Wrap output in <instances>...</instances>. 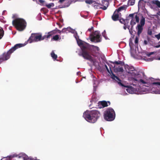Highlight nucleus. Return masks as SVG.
Here are the masks:
<instances>
[{"label":"nucleus","mask_w":160,"mask_h":160,"mask_svg":"<svg viewBox=\"0 0 160 160\" xmlns=\"http://www.w3.org/2000/svg\"><path fill=\"white\" fill-rule=\"evenodd\" d=\"M12 18L13 20L12 24L18 31H22L25 28L27 23L26 21L23 19L18 18V15L17 14L12 15Z\"/></svg>","instance_id":"39448f33"},{"label":"nucleus","mask_w":160,"mask_h":160,"mask_svg":"<svg viewBox=\"0 0 160 160\" xmlns=\"http://www.w3.org/2000/svg\"><path fill=\"white\" fill-rule=\"evenodd\" d=\"M121 63V62L120 61H115L114 62H113L112 63L113 64L115 63L117 64H120Z\"/></svg>","instance_id":"bb28decb"},{"label":"nucleus","mask_w":160,"mask_h":160,"mask_svg":"<svg viewBox=\"0 0 160 160\" xmlns=\"http://www.w3.org/2000/svg\"><path fill=\"white\" fill-rule=\"evenodd\" d=\"M10 49L7 52L4 53L0 58V64L4 61L10 58Z\"/></svg>","instance_id":"ddd939ff"},{"label":"nucleus","mask_w":160,"mask_h":160,"mask_svg":"<svg viewBox=\"0 0 160 160\" xmlns=\"http://www.w3.org/2000/svg\"><path fill=\"white\" fill-rule=\"evenodd\" d=\"M90 38L92 42H99L101 41L100 34L98 31H96L93 33L91 34Z\"/></svg>","instance_id":"9b49d317"},{"label":"nucleus","mask_w":160,"mask_h":160,"mask_svg":"<svg viewBox=\"0 0 160 160\" xmlns=\"http://www.w3.org/2000/svg\"><path fill=\"white\" fill-rule=\"evenodd\" d=\"M158 13L159 16H160V10L159 11H158Z\"/></svg>","instance_id":"58836bf2"},{"label":"nucleus","mask_w":160,"mask_h":160,"mask_svg":"<svg viewBox=\"0 0 160 160\" xmlns=\"http://www.w3.org/2000/svg\"><path fill=\"white\" fill-rule=\"evenodd\" d=\"M144 43L145 45H146L148 44V42L147 40H144Z\"/></svg>","instance_id":"f704fd0d"},{"label":"nucleus","mask_w":160,"mask_h":160,"mask_svg":"<svg viewBox=\"0 0 160 160\" xmlns=\"http://www.w3.org/2000/svg\"><path fill=\"white\" fill-rule=\"evenodd\" d=\"M32 0L34 1H36V0Z\"/></svg>","instance_id":"37998d69"},{"label":"nucleus","mask_w":160,"mask_h":160,"mask_svg":"<svg viewBox=\"0 0 160 160\" xmlns=\"http://www.w3.org/2000/svg\"><path fill=\"white\" fill-rule=\"evenodd\" d=\"M9 29H10V27H9Z\"/></svg>","instance_id":"49530a36"},{"label":"nucleus","mask_w":160,"mask_h":160,"mask_svg":"<svg viewBox=\"0 0 160 160\" xmlns=\"http://www.w3.org/2000/svg\"><path fill=\"white\" fill-rule=\"evenodd\" d=\"M154 52H151L150 53H148L146 54V55L148 57H149Z\"/></svg>","instance_id":"cd10ccee"},{"label":"nucleus","mask_w":160,"mask_h":160,"mask_svg":"<svg viewBox=\"0 0 160 160\" xmlns=\"http://www.w3.org/2000/svg\"><path fill=\"white\" fill-rule=\"evenodd\" d=\"M92 101H94V100L93 99H92Z\"/></svg>","instance_id":"a18cd8bd"},{"label":"nucleus","mask_w":160,"mask_h":160,"mask_svg":"<svg viewBox=\"0 0 160 160\" xmlns=\"http://www.w3.org/2000/svg\"><path fill=\"white\" fill-rule=\"evenodd\" d=\"M1 160H10V156L8 158H2Z\"/></svg>","instance_id":"c85d7f7f"},{"label":"nucleus","mask_w":160,"mask_h":160,"mask_svg":"<svg viewBox=\"0 0 160 160\" xmlns=\"http://www.w3.org/2000/svg\"><path fill=\"white\" fill-rule=\"evenodd\" d=\"M4 32L3 29L2 28L0 27V39H1L3 36L4 34Z\"/></svg>","instance_id":"4be33fe9"},{"label":"nucleus","mask_w":160,"mask_h":160,"mask_svg":"<svg viewBox=\"0 0 160 160\" xmlns=\"http://www.w3.org/2000/svg\"><path fill=\"white\" fill-rule=\"evenodd\" d=\"M124 68L126 72L123 76L127 78L133 86L137 87L136 88H134L129 85H124L120 82H118L119 85L127 88L126 90L128 92L137 94L148 93L160 94V81L155 82L151 79L142 78L141 75L132 66L126 64L124 65ZM111 78L115 80L120 81L119 78L112 73Z\"/></svg>","instance_id":"f257e3e1"},{"label":"nucleus","mask_w":160,"mask_h":160,"mask_svg":"<svg viewBox=\"0 0 160 160\" xmlns=\"http://www.w3.org/2000/svg\"><path fill=\"white\" fill-rule=\"evenodd\" d=\"M56 33H57V31L55 30H52L48 32V33H46V34L44 36H45V39L46 38H49L51 36Z\"/></svg>","instance_id":"f3484780"},{"label":"nucleus","mask_w":160,"mask_h":160,"mask_svg":"<svg viewBox=\"0 0 160 160\" xmlns=\"http://www.w3.org/2000/svg\"><path fill=\"white\" fill-rule=\"evenodd\" d=\"M100 116V113L98 111L87 110L83 113V117L88 122L94 123L97 121Z\"/></svg>","instance_id":"20e7f679"},{"label":"nucleus","mask_w":160,"mask_h":160,"mask_svg":"<svg viewBox=\"0 0 160 160\" xmlns=\"http://www.w3.org/2000/svg\"><path fill=\"white\" fill-rule=\"evenodd\" d=\"M138 40L137 38H136L135 40V42L136 43H137L138 42Z\"/></svg>","instance_id":"c9c22d12"},{"label":"nucleus","mask_w":160,"mask_h":160,"mask_svg":"<svg viewBox=\"0 0 160 160\" xmlns=\"http://www.w3.org/2000/svg\"><path fill=\"white\" fill-rule=\"evenodd\" d=\"M129 45H130V47L131 48V46L130 44H129Z\"/></svg>","instance_id":"79ce46f5"},{"label":"nucleus","mask_w":160,"mask_h":160,"mask_svg":"<svg viewBox=\"0 0 160 160\" xmlns=\"http://www.w3.org/2000/svg\"><path fill=\"white\" fill-rule=\"evenodd\" d=\"M155 47L156 48H158L160 47V42H159L158 43V45H156L155 46Z\"/></svg>","instance_id":"473e14b6"},{"label":"nucleus","mask_w":160,"mask_h":160,"mask_svg":"<svg viewBox=\"0 0 160 160\" xmlns=\"http://www.w3.org/2000/svg\"><path fill=\"white\" fill-rule=\"evenodd\" d=\"M123 28H124V29L125 30L127 28V27L125 26Z\"/></svg>","instance_id":"a19ab883"},{"label":"nucleus","mask_w":160,"mask_h":160,"mask_svg":"<svg viewBox=\"0 0 160 160\" xmlns=\"http://www.w3.org/2000/svg\"><path fill=\"white\" fill-rule=\"evenodd\" d=\"M93 28L92 27L91 28L88 29V31H91V30Z\"/></svg>","instance_id":"4c0bfd02"},{"label":"nucleus","mask_w":160,"mask_h":160,"mask_svg":"<svg viewBox=\"0 0 160 160\" xmlns=\"http://www.w3.org/2000/svg\"><path fill=\"white\" fill-rule=\"evenodd\" d=\"M74 2H75L77 1H83V0H74Z\"/></svg>","instance_id":"e433bc0d"},{"label":"nucleus","mask_w":160,"mask_h":160,"mask_svg":"<svg viewBox=\"0 0 160 160\" xmlns=\"http://www.w3.org/2000/svg\"><path fill=\"white\" fill-rule=\"evenodd\" d=\"M115 113L114 110L111 108L107 109L104 112V119L108 121H113L115 118Z\"/></svg>","instance_id":"0eeeda50"},{"label":"nucleus","mask_w":160,"mask_h":160,"mask_svg":"<svg viewBox=\"0 0 160 160\" xmlns=\"http://www.w3.org/2000/svg\"><path fill=\"white\" fill-rule=\"evenodd\" d=\"M61 32H65L66 33L68 32H71V33L74 34V36L75 38L74 35L75 34L78 35L77 33L76 32L75 30L72 29L70 27H68L67 28H63L62 31L58 30V32L59 33H61Z\"/></svg>","instance_id":"4468645a"},{"label":"nucleus","mask_w":160,"mask_h":160,"mask_svg":"<svg viewBox=\"0 0 160 160\" xmlns=\"http://www.w3.org/2000/svg\"><path fill=\"white\" fill-rule=\"evenodd\" d=\"M150 7L154 11H158L160 8V1L158 0H153L150 2Z\"/></svg>","instance_id":"f8f14e48"},{"label":"nucleus","mask_w":160,"mask_h":160,"mask_svg":"<svg viewBox=\"0 0 160 160\" xmlns=\"http://www.w3.org/2000/svg\"><path fill=\"white\" fill-rule=\"evenodd\" d=\"M54 6L53 3H51L49 4L46 5V6L48 8H50L52 7H53Z\"/></svg>","instance_id":"b1692460"},{"label":"nucleus","mask_w":160,"mask_h":160,"mask_svg":"<svg viewBox=\"0 0 160 160\" xmlns=\"http://www.w3.org/2000/svg\"><path fill=\"white\" fill-rule=\"evenodd\" d=\"M45 36H42L41 33H32L28 40L29 43L33 42H37L42 40L45 39Z\"/></svg>","instance_id":"6e6552de"},{"label":"nucleus","mask_w":160,"mask_h":160,"mask_svg":"<svg viewBox=\"0 0 160 160\" xmlns=\"http://www.w3.org/2000/svg\"><path fill=\"white\" fill-rule=\"evenodd\" d=\"M126 8V6L123 5L119 7L116 9L112 16V19L114 21L117 20L121 17V12L125 10Z\"/></svg>","instance_id":"1a4fd4ad"},{"label":"nucleus","mask_w":160,"mask_h":160,"mask_svg":"<svg viewBox=\"0 0 160 160\" xmlns=\"http://www.w3.org/2000/svg\"><path fill=\"white\" fill-rule=\"evenodd\" d=\"M152 32H148V34H149V35H151V34H152Z\"/></svg>","instance_id":"ea45409f"},{"label":"nucleus","mask_w":160,"mask_h":160,"mask_svg":"<svg viewBox=\"0 0 160 160\" xmlns=\"http://www.w3.org/2000/svg\"><path fill=\"white\" fill-rule=\"evenodd\" d=\"M86 3L92 4L93 7L96 9H102L103 10H106L109 5V2L108 0H103L102 1V4L98 3V0H86Z\"/></svg>","instance_id":"423d86ee"},{"label":"nucleus","mask_w":160,"mask_h":160,"mask_svg":"<svg viewBox=\"0 0 160 160\" xmlns=\"http://www.w3.org/2000/svg\"><path fill=\"white\" fill-rule=\"evenodd\" d=\"M155 37L159 40L160 39V33L157 35H155Z\"/></svg>","instance_id":"a878e982"},{"label":"nucleus","mask_w":160,"mask_h":160,"mask_svg":"<svg viewBox=\"0 0 160 160\" xmlns=\"http://www.w3.org/2000/svg\"><path fill=\"white\" fill-rule=\"evenodd\" d=\"M144 59H145V60L148 61H152V59L151 58H148L146 59L145 58Z\"/></svg>","instance_id":"c756f323"},{"label":"nucleus","mask_w":160,"mask_h":160,"mask_svg":"<svg viewBox=\"0 0 160 160\" xmlns=\"http://www.w3.org/2000/svg\"><path fill=\"white\" fill-rule=\"evenodd\" d=\"M128 17L131 19L130 23L132 26L135 25L136 22L138 23L140 19V23L138 24L136 28L138 34L139 35L142 31L143 27L145 24V18L142 14L136 13L130 14Z\"/></svg>","instance_id":"7ed1b4c3"},{"label":"nucleus","mask_w":160,"mask_h":160,"mask_svg":"<svg viewBox=\"0 0 160 160\" xmlns=\"http://www.w3.org/2000/svg\"><path fill=\"white\" fill-rule=\"evenodd\" d=\"M158 60H160V58H158Z\"/></svg>","instance_id":"c03bdc74"},{"label":"nucleus","mask_w":160,"mask_h":160,"mask_svg":"<svg viewBox=\"0 0 160 160\" xmlns=\"http://www.w3.org/2000/svg\"><path fill=\"white\" fill-rule=\"evenodd\" d=\"M99 104L101 105V106L99 107V108H102L105 107H107L110 104V102L109 101L106 102V101H103L99 102Z\"/></svg>","instance_id":"a211bd4d"},{"label":"nucleus","mask_w":160,"mask_h":160,"mask_svg":"<svg viewBox=\"0 0 160 160\" xmlns=\"http://www.w3.org/2000/svg\"><path fill=\"white\" fill-rule=\"evenodd\" d=\"M38 1L40 3L42 4L45 2L43 0H38Z\"/></svg>","instance_id":"2f4dec72"},{"label":"nucleus","mask_w":160,"mask_h":160,"mask_svg":"<svg viewBox=\"0 0 160 160\" xmlns=\"http://www.w3.org/2000/svg\"><path fill=\"white\" fill-rule=\"evenodd\" d=\"M105 66V67H106V69H107V71L108 72L110 73V72L109 70V69H108V67H107V66L106 65Z\"/></svg>","instance_id":"72a5a7b5"},{"label":"nucleus","mask_w":160,"mask_h":160,"mask_svg":"<svg viewBox=\"0 0 160 160\" xmlns=\"http://www.w3.org/2000/svg\"><path fill=\"white\" fill-rule=\"evenodd\" d=\"M59 38V37L58 35H56L54 36L52 39H53L54 40H57Z\"/></svg>","instance_id":"393cba45"},{"label":"nucleus","mask_w":160,"mask_h":160,"mask_svg":"<svg viewBox=\"0 0 160 160\" xmlns=\"http://www.w3.org/2000/svg\"><path fill=\"white\" fill-rule=\"evenodd\" d=\"M64 2H65V3L63 6L64 8L68 7L71 3V0H59V1L60 3H62Z\"/></svg>","instance_id":"dca6fc26"},{"label":"nucleus","mask_w":160,"mask_h":160,"mask_svg":"<svg viewBox=\"0 0 160 160\" xmlns=\"http://www.w3.org/2000/svg\"><path fill=\"white\" fill-rule=\"evenodd\" d=\"M51 56L54 60L56 59L57 58V55L56 54L54 51H52L51 53Z\"/></svg>","instance_id":"412c9836"},{"label":"nucleus","mask_w":160,"mask_h":160,"mask_svg":"<svg viewBox=\"0 0 160 160\" xmlns=\"http://www.w3.org/2000/svg\"><path fill=\"white\" fill-rule=\"evenodd\" d=\"M105 31H104V32H102V36L105 38L106 39H107V38L105 36Z\"/></svg>","instance_id":"7c9ffc66"},{"label":"nucleus","mask_w":160,"mask_h":160,"mask_svg":"<svg viewBox=\"0 0 160 160\" xmlns=\"http://www.w3.org/2000/svg\"><path fill=\"white\" fill-rule=\"evenodd\" d=\"M124 70L122 67L118 66V67H114V71L116 73L118 72H123Z\"/></svg>","instance_id":"6ab92c4d"},{"label":"nucleus","mask_w":160,"mask_h":160,"mask_svg":"<svg viewBox=\"0 0 160 160\" xmlns=\"http://www.w3.org/2000/svg\"><path fill=\"white\" fill-rule=\"evenodd\" d=\"M135 1V0H129L128 1V4L129 5H133L134 4Z\"/></svg>","instance_id":"5701e85b"},{"label":"nucleus","mask_w":160,"mask_h":160,"mask_svg":"<svg viewBox=\"0 0 160 160\" xmlns=\"http://www.w3.org/2000/svg\"><path fill=\"white\" fill-rule=\"evenodd\" d=\"M26 45V44L21 43H18L16 44L14 47H12L11 48V53L13 52L16 49L19 48L23 47Z\"/></svg>","instance_id":"2eb2a0df"},{"label":"nucleus","mask_w":160,"mask_h":160,"mask_svg":"<svg viewBox=\"0 0 160 160\" xmlns=\"http://www.w3.org/2000/svg\"><path fill=\"white\" fill-rule=\"evenodd\" d=\"M74 36L78 45L82 50V53L81 54H79V55L82 56L84 59L90 61L93 65H96L97 63L96 60L93 58L89 51L91 50L96 52L98 51L99 48L94 45H89L88 43L82 41L79 39L78 36L77 35L75 34Z\"/></svg>","instance_id":"f03ea898"},{"label":"nucleus","mask_w":160,"mask_h":160,"mask_svg":"<svg viewBox=\"0 0 160 160\" xmlns=\"http://www.w3.org/2000/svg\"><path fill=\"white\" fill-rule=\"evenodd\" d=\"M17 157L19 158H22L23 160H40L32 158L31 157H28L27 155L22 152L21 153L19 154H18L15 153H12L11 155V160Z\"/></svg>","instance_id":"9d476101"},{"label":"nucleus","mask_w":160,"mask_h":160,"mask_svg":"<svg viewBox=\"0 0 160 160\" xmlns=\"http://www.w3.org/2000/svg\"><path fill=\"white\" fill-rule=\"evenodd\" d=\"M145 2L143 0H140L138 3L139 8H142L145 6Z\"/></svg>","instance_id":"aec40b11"}]
</instances>
